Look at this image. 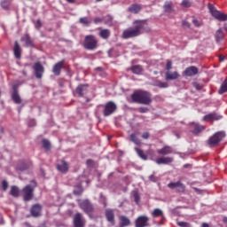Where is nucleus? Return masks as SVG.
Instances as JSON below:
<instances>
[{"label":"nucleus","instance_id":"33","mask_svg":"<svg viewBox=\"0 0 227 227\" xmlns=\"http://www.w3.org/2000/svg\"><path fill=\"white\" fill-rule=\"evenodd\" d=\"M113 20H114V19H113V16H111V15H106V16L103 17L104 24H106L109 27H112Z\"/></svg>","mask_w":227,"mask_h":227},{"label":"nucleus","instance_id":"38","mask_svg":"<svg viewBox=\"0 0 227 227\" xmlns=\"http://www.w3.org/2000/svg\"><path fill=\"white\" fill-rule=\"evenodd\" d=\"M83 191L84 190L82 189V185H76L74 190V194L75 196H81V194H82Z\"/></svg>","mask_w":227,"mask_h":227},{"label":"nucleus","instance_id":"26","mask_svg":"<svg viewBox=\"0 0 227 227\" xmlns=\"http://www.w3.org/2000/svg\"><path fill=\"white\" fill-rule=\"evenodd\" d=\"M20 41L25 42L26 47H35V43H33L31 36H29V34H26L23 37H21Z\"/></svg>","mask_w":227,"mask_h":227},{"label":"nucleus","instance_id":"8","mask_svg":"<svg viewBox=\"0 0 227 227\" xmlns=\"http://www.w3.org/2000/svg\"><path fill=\"white\" fill-rule=\"evenodd\" d=\"M102 107H104L103 116L105 117L111 116V114L116 113V110L118 109V106L113 101L107 102L106 105L102 106Z\"/></svg>","mask_w":227,"mask_h":227},{"label":"nucleus","instance_id":"42","mask_svg":"<svg viewBox=\"0 0 227 227\" xmlns=\"http://www.w3.org/2000/svg\"><path fill=\"white\" fill-rule=\"evenodd\" d=\"M192 24L195 26V27H201L203 26V21L199 20L196 18H192Z\"/></svg>","mask_w":227,"mask_h":227},{"label":"nucleus","instance_id":"35","mask_svg":"<svg viewBox=\"0 0 227 227\" xmlns=\"http://www.w3.org/2000/svg\"><path fill=\"white\" fill-rule=\"evenodd\" d=\"M131 72L137 75H141V74H143V67L141 66H133Z\"/></svg>","mask_w":227,"mask_h":227},{"label":"nucleus","instance_id":"25","mask_svg":"<svg viewBox=\"0 0 227 227\" xmlns=\"http://www.w3.org/2000/svg\"><path fill=\"white\" fill-rule=\"evenodd\" d=\"M119 226L120 227H127L130 226V219L125 215H121L119 217Z\"/></svg>","mask_w":227,"mask_h":227},{"label":"nucleus","instance_id":"12","mask_svg":"<svg viewBox=\"0 0 227 227\" xmlns=\"http://www.w3.org/2000/svg\"><path fill=\"white\" fill-rule=\"evenodd\" d=\"M74 227H84L86 226V220L82 217V214L76 213L73 219Z\"/></svg>","mask_w":227,"mask_h":227},{"label":"nucleus","instance_id":"52","mask_svg":"<svg viewBox=\"0 0 227 227\" xmlns=\"http://www.w3.org/2000/svg\"><path fill=\"white\" fill-rule=\"evenodd\" d=\"M182 26H183V27L189 28V27H191V23L189 21L183 20L182 21Z\"/></svg>","mask_w":227,"mask_h":227},{"label":"nucleus","instance_id":"11","mask_svg":"<svg viewBox=\"0 0 227 227\" xmlns=\"http://www.w3.org/2000/svg\"><path fill=\"white\" fill-rule=\"evenodd\" d=\"M56 168L59 171V173H63L67 175L70 169V164H68L65 159H61L58 161L56 165Z\"/></svg>","mask_w":227,"mask_h":227},{"label":"nucleus","instance_id":"10","mask_svg":"<svg viewBox=\"0 0 227 227\" xmlns=\"http://www.w3.org/2000/svg\"><path fill=\"white\" fill-rule=\"evenodd\" d=\"M150 226V218L147 215H139L135 220V227H148Z\"/></svg>","mask_w":227,"mask_h":227},{"label":"nucleus","instance_id":"22","mask_svg":"<svg viewBox=\"0 0 227 227\" xmlns=\"http://www.w3.org/2000/svg\"><path fill=\"white\" fill-rule=\"evenodd\" d=\"M157 153L159 155H170V153H173V147L165 145L161 149H158Z\"/></svg>","mask_w":227,"mask_h":227},{"label":"nucleus","instance_id":"46","mask_svg":"<svg viewBox=\"0 0 227 227\" xmlns=\"http://www.w3.org/2000/svg\"><path fill=\"white\" fill-rule=\"evenodd\" d=\"M193 88H196L198 91H201V90H203V85L200 84L198 82H193Z\"/></svg>","mask_w":227,"mask_h":227},{"label":"nucleus","instance_id":"16","mask_svg":"<svg viewBox=\"0 0 227 227\" xmlns=\"http://www.w3.org/2000/svg\"><path fill=\"white\" fill-rule=\"evenodd\" d=\"M223 116L217 114V113H210L203 117V121H218Z\"/></svg>","mask_w":227,"mask_h":227},{"label":"nucleus","instance_id":"48","mask_svg":"<svg viewBox=\"0 0 227 227\" xmlns=\"http://www.w3.org/2000/svg\"><path fill=\"white\" fill-rule=\"evenodd\" d=\"M172 68H173V62H171V60H168L166 65V70L169 72V70H171Z\"/></svg>","mask_w":227,"mask_h":227},{"label":"nucleus","instance_id":"14","mask_svg":"<svg viewBox=\"0 0 227 227\" xmlns=\"http://www.w3.org/2000/svg\"><path fill=\"white\" fill-rule=\"evenodd\" d=\"M34 71H35V75L36 79H42L43 77V73L45 72V68L40 62H36L34 64Z\"/></svg>","mask_w":227,"mask_h":227},{"label":"nucleus","instance_id":"5","mask_svg":"<svg viewBox=\"0 0 227 227\" xmlns=\"http://www.w3.org/2000/svg\"><path fill=\"white\" fill-rule=\"evenodd\" d=\"M78 207H80L81 210H82L88 215L95 212V207L88 199H85L83 200H78Z\"/></svg>","mask_w":227,"mask_h":227},{"label":"nucleus","instance_id":"18","mask_svg":"<svg viewBox=\"0 0 227 227\" xmlns=\"http://www.w3.org/2000/svg\"><path fill=\"white\" fill-rule=\"evenodd\" d=\"M89 84H80L76 87V93L78 97H84L88 93Z\"/></svg>","mask_w":227,"mask_h":227},{"label":"nucleus","instance_id":"37","mask_svg":"<svg viewBox=\"0 0 227 227\" xmlns=\"http://www.w3.org/2000/svg\"><path fill=\"white\" fill-rule=\"evenodd\" d=\"M215 38H216V42H221V40L224 38V33L223 32L222 29H219L216 31Z\"/></svg>","mask_w":227,"mask_h":227},{"label":"nucleus","instance_id":"60","mask_svg":"<svg viewBox=\"0 0 227 227\" xmlns=\"http://www.w3.org/2000/svg\"><path fill=\"white\" fill-rule=\"evenodd\" d=\"M223 223H224V224H227V217L226 216L223 217Z\"/></svg>","mask_w":227,"mask_h":227},{"label":"nucleus","instance_id":"62","mask_svg":"<svg viewBox=\"0 0 227 227\" xmlns=\"http://www.w3.org/2000/svg\"><path fill=\"white\" fill-rule=\"evenodd\" d=\"M0 224H3V215L0 214Z\"/></svg>","mask_w":227,"mask_h":227},{"label":"nucleus","instance_id":"13","mask_svg":"<svg viewBox=\"0 0 227 227\" xmlns=\"http://www.w3.org/2000/svg\"><path fill=\"white\" fill-rule=\"evenodd\" d=\"M168 189L177 191V192H185V184L182 181L171 182L168 184Z\"/></svg>","mask_w":227,"mask_h":227},{"label":"nucleus","instance_id":"27","mask_svg":"<svg viewBox=\"0 0 227 227\" xmlns=\"http://www.w3.org/2000/svg\"><path fill=\"white\" fill-rule=\"evenodd\" d=\"M142 9H143V7L141 6V4H133L129 7L128 10H129V13L137 14V13H139V12H141Z\"/></svg>","mask_w":227,"mask_h":227},{"label":"nucleus","instance_id":"64","mask_svg":"<svg viewBox=\"0 0 227 227\" xmlns=\"http://www.w3.org/2000/svg\"><path fill=\"white\" fill-rule=\"evenodd\" d=\"M22 74H23V75H25V76L27 75V73L26 72V70H23V71H22Z\"/></svg>","mask_w":227,"mask_h":227},{"label":"nucleus","instance_id":"31","mask_svg":"<svg viewBox=\"0 0 227 227\" xmlns=\"http://www.w3.org/2000/svg\"><path fill=\"white\" fill-rule=\"evenodd\" d=\"M129 139L131 143H134V145H137V146H141V139H139V137H137V136L136 134H131L129 136Z\"/></svg>","mask_w":227,"mask_h":227},{"label":"nucleus","instance_id":"6","mask_svg":"<svg viewBox=\"0 0 227 227\" xmlns=\"http://www.w3.org/2000/svg\"><path fill=\"white\" fill-rule=\"evenodd\" d=\"M224 137H226V133L224 131H218L209 137L207 144L209 146H217Z\"/></svg>","mask_w":227,"mask_h":227},{"label":"nucleus","instance_id":"21","mask_svg":"<svg viewBox=\"0 0 227 227\" xmlns=\"http://www.w3.org/2000/svg\"><path fill=\"white\" fill-rule=\"evenodd\" d=\"M180 77V74L178 71L171 72V71H167L165 74V79L167 81H176Z\"/></svg>","mask_w":227,"mask_h":227},{"label":"nucleus","instance_id":"44","mask_svg":"<svg viewBox=\"0 0 227 227\" xmlns=\"http://www.w3.org/2000/svg\"><path fill=\"white\" fill-rule=\"evenodd\" d=\"M181 4L184 8H191V6H192V3L189 0H183Z\"/></svg>","mask_w":227,"mask_h":227},{"label":"nucleus","instance_id":"58","mask_svg":"<svg viewBox=\"0 0 227 227\" xmlns=\"http://www.w3.org/2000/svg\"><path fill=\"white\" fill-rule=\"evenodd\" d=\"M219 61H221V62L224 61V56L223 55L219 56Z\"/></svg>","mask_w":227,"mask_h":227},{"label":"nucleus","instance_id":"43","mask_svg":"<svg viewBox=\"0 0 227 227\" xmlns=\"http://www.w3.org/2000/svg\"><path fill=\"white\" fill-rule=\"evenodd\" d=\"M79 22L80 24H84L85 26H89V24H90V21L87 17L80 18Z\"/></svg>","mask_w":227,"mask_h":227},{"label":"nucleus","instance_id":"56","mask_svg":"<svg viewBox=\"0 0 227 227\" xmlns=\"http://www.w3.org/2000/svg\"><path fill=\"white\" fill-rule=\"evenodd\" d=\"M149 180L151 182H157V178L153 175L149 176Z\"/></svg>","mask_w":227,"mask_h":227},{"label":"nucleus","instance_id":"20","mask_svg":"<svg viewBox=\"0 0 227 227\" xmlns=\"http://www.w3.org/2000/svg\"><path fill=\"white\" fill-rule=\"evenodd\" d=\"M30 214L33 217H40V215H42V206H40L39 204H35L34 206H32Z\"/></svg>","mask_w":227,"mask_h":227},{"label":"nucleus","instance_id":"19","mask_svg":"<svg viewBox=\"0 0 227 227\" xmlns=\"http://www.w3.org/2000/svg\"><path fill=\"white\" fill-rule=\"evenodd\" d=\"M12 98L14 102V104H22V98H20V95H19V90H17V85H14L12 87Z\"/></svg>","mask_w":227,"mask_h":227},{"label":"nucleus","instance_id":"2","mask_svg":"<svg viewBox=\"0 0 227 227\" xmlns=\"http://www.w3.org/2000/svg\"><path fill=\"white\" fill-rule=\"evenodd\" d=\"M131 102L133 104H143L144 106H150L152 104V93L143 90H137L130 95Z\"/></svg>","mask_w":227,"mask_h":227},{"label":"nucleus","instance_id":"30","mask_svg":"<svg viewBox=\"0 0 227 227\" xmlns=\"http://www.w3.org/2000/svg\"><path fill=\"white\" fill-rule=\"evenodd\" d=\"M99 36L103 40H107L109 38V36H111V30H109L107 28L101 29L99 32Z\"/></svg>","mask_w":227,"mask_h":227},{"label":"nucleus","instance_id":"47","mask_svg":"<svg viewBox=\"0 0 227 227\" xmlns=\"http://www.w3.org/2000/svg\"><path fill=\"white\" fill-rule=\"evenodd\" d=\"M177 225H179L180 227H192L191 226V223L187 222H178Z\"/></svg>","mask_w":227,"mask_h":227},{"label":"nucleus","instance_id":"61","mask_svg":"<svg viewBox=\"0 0 227 227\" xmlns=\"http://www.w3.org/2000/svg\"><path fill=\"white\" fill-rule=\"evenodd\" d=\"M103 68L102 67H96L97 72H102Z\"/></svg>","mask_w":227,"mask_h":227},{"label":"nucleus","instance_id":"32","mask_svg":"<svg viewBox=\"0 0 227 227\" xmlns=\"http://www.w3.org/2000/svg\"><path fill=\"white\" fill-rule=\"evenodd\" d=\"M135 151L137 152V154L138 155V157L142 159V160H148V156L145 154V151L137 147H135Z\"/></svg>","mask_w":227,"mask_h":227},{"label":"nucleus","instance_id":"1","mask_svg":"<svg viewBox=\"0 0 227 227\" xmlns=\"http://www.w3.org/2000/svg\"><path fill=\"white\" fill-rule=\"evenodd\" d=\"M152 29L148 27L146 20H137L133 21V26L123 30L121 38L129 40L130 38H137L141 36L144 33H150Z\"/></svg>","mask_w":227,"mask_h":227},{"label":"nucleus","instance_id":"49","mask_svg":"<svg viewBox=\"0 0 227 227\" xmlns=\"http://www.w3.org/2000/svg\"><path fill=\"white\" fill-rule=\"evenodd\" d=\"M93 22H94V24H102V22H104V17L103 18H95Z\"/></svg>","mask_w":227,"mask_h":227},{"label":"nucleus","instance_id":"23","mask_svg":"<svg viewBox=\"0 0 227 227\" xmlns=\"http://www.w3.org/2000/svg\"><path fill=\"white\" fill-rule=\"evenodd\" d=\"M33 167V163L30 161H21L17 165V169L19 171H26V169H29Z\"/></svg>","mask_w":227,"mask_h":227},{"label":"nucleus","instance_id":"63","mask_svg":"<svg viewBox=\"0 0 227 227\" xmlns=\"http://www.w3.org/2000/svg\"><path fill=\"white\" fill-rule=\"evenodd\" d=\"M67 2L73 4V3H75V0H67Z\"/></svg>","mask_w":227,"mask_h":227},{"label":"nucleus","instance_id":"59","mask_svg":"<svg viewBox=\"0 0 227 227\" xmlns=\"http://www.w3.org/2000/svg\"><path fill=\"white\" fill-rule=\"evenodd\" d=\"M201 226L202 227H210V225H208V223H203Z\"/></svg>","mask_w":227,"mask_h":227},{"label":"nucleus","instance_id":"24","mask_svg":"<svg viewBox=\"0 0 227 227\" xmlns=\"http://www.w3.org/2000/svg\"><path fill=\"white\" fill-rule=\"evenodd\" d=\"M203 130H205V126L193 123V129H192L191 132L192 134H194V136H198V134H201Z\"/></svg>","mask_w":227,"mask_h":227},{"label":"nucleus","instance_id":"39","mask_svg":"<svg viewBox=\"0 0 227 227\" xmlns=\"http://www.w3.org/2000/svg\"><path fill=\"white\" fill-rule=\"evenodd\" d=\"M0 5L3 10H10V0H2Z\"/></svg>","mask_w":227,"mask_h":227},{"label":"nucleus","instance_id":"17","mask_svg":"<svg viewBox=\"0 0 227 227\" xmlns=\"http://www.w3.org/2000/svg\"><path fill=\"white\" fill-rule=\"evenodd\" d=\"M64 66H65V59L56 63L52 68V72L54 75L56 76L61 75V69L63 68Z\"/></svg>","mask_w":227,"mask_h":227},{"label":"nucleus","instance_id":"7","mask_svg":"<svg viewBox=\"0 0 227 227\" xmlns=\"http://www.w3.org/2000/svg\"><path fill=\"white\" fill-rule=\"evenodd\" d=\"M208 8H209V12H210L212 17H214V19H215L216 20H219L220 22H226V20H227L226 13L221 12L216 8H215L214 5H212L210 4H208Z\"/></svg>","mask_w":227,"mask_h":227},{"label":"nucleus","instance_id":"28","mask_svg":"<svg viewBox=\"0 0 227 227\" xmlns=\"http://www.w3.org/2000/svg\"><path fill=\"white\" fill-rule=\"evenodd\" d=\"M173 157H160L156 160V164H171Z\"/></svg>","mask_w":227,"mask_h":227},{"label":"nucleus","instance_id":"9","mask_svg":"<svg viewBox=\"0 0 227 227\" xmlns=\"http://www.w3.org/2000/svg\"><path fill=\"white\" fill-rule=\"evenodd\" d=\"M105 217H106L109 226L116 225V217L114 215V209H111V208L106 209Z\"/></svg>","mask_w":227,"mask_h":227},{"label":"nucleus","instance_id":"53","mask_svg":"<svg viewBox=\"0 0 227 227\" xmlns=\"http://www.w3.org/2000/svg\"><path fill=\"white\" fill-rule=\"evenodd\" d=\"M133 198H134L136 203H139V200H140L139 193L135 192L133 194Z\"/></svg>","mask_w":227,"mask_h":227},{"label":"nucleus","instance_id":"40","mask_svg":"<svg viewBox=\"0 0 227 227\" xmlns=\"http://www.w3.org/2000/svg\"><path fill=\"white\" fill-rule=\"evenodd\" d=\"M160 215H164V213H163L162 210H160V208H155V209L152 212V216H153V217H160Z\"/></svg>","mask_w":227,"mask_h":227},{"label":"nucleus","instance_id":"45","mask_svg":"<svg viewBox=\"0 0 227 227\" xmlns=\"http://www.w3.org/2000/svg\"><path fill=\"white\" fill-rule=\"evenodd\" d=\"M156 86H157L158 88H168V87H169V84H168V82H158L156 83Z\"/></svg>","mask_w":227,"mask_h":227},{"label":"nucleus","instance_id":"36","mask_svg":"<svg viewBox=\"0 0 227 227\" xmlns=\"http://www.w3.org/2000/svg\"><path fill=\"white\" fill-rule=\"evenodd\" d=\"M10 194L14 198H19V194H20V192L19 191V188H17V186H12Z\"/></svg>","mask_w":227,"mask_h":227},{"label":"nucleus","instance_id":"34","mask_svg":"<svg viewBox=\"0 0 227 227\" xmlns=\"http://www.w3.org/2000/svg\"><path fill=\"white\" fill-rule=\"evenodd\" d=\"M163 10L166 13H171V12H173V3L166 2L163 5Z\"/></svg>","mask_w":227,"mask_h":227},{"label":"nucleus","instance_id":"15","mask_svg":"<svg viewBox=\"0 0 227 227\" xmlns=\"http://www.w3.org/2000/svg\"><path fill=\"white\" fill-rule=\"evenodd\" d=\"M200 70L195 66H191L185 68L183 74L186 77H194V75H198Z\"/></svg>","mask_w":227,"mask_h":227},{"label":"nucleus","instance_id":"54","mask_svg":"<svg viewBox=\"0 0 227 227\" xmlns=\"http://www.w3.org/2000/svg\"><path fill=\"white\" fill-rule=\"evenodd\" d=\"M86 164H87V166L93 167V166H95V160L89 159V160H87Z\"/></svg>","mask_w":227,"mask_h":227},{"label":"nucleus","instance_id":"3","mask_svg":"<svg viewBox=\"0 0 227 227\" xmlns=\"http://www.w3.org/2000/svg\"><path fill=\"white\" fill-rule=\"evenodd\" d=\"M36 181L32 180L30 184H27L21 191L24 201H31L35 198V189L37 187Z\"/></svg>","mask_w":227,"mask_h":227},{"label":"nucleus","instance_id":"51","mask_svg":"<svg viewBox=\"0 0 227 227\" xmlns=\"http://www.w3.org/2000/svg\"><path fill=\"white\" fill-rule=\"evenodd\" d=\"M2 189L6 191L8 189V182L6 180L2 181Z\"/></svg>","mask_w":227,"mask_h":227},{"label":"nucleus","instance_id":"57","mask_svg":"<svg viewBox=\"0 0 227 227\" xmlns=\"http://www.w3.org/2000/svg\"><path fill=\"white\" fill-rule=\"evenodd\" d=\"M36 24H37L36 27H39V28L42 27V21L40 20H37Z\"/></svg>","mask_w":227,"mask_h":227},{"label":"nucleus","instance_id":"41","mask_svg":"<svg viewBox=\"0 0 227 227\" xmlns=\"http://www.w3.org/2000/svg\"><path fill=\"white\" fill-rule=\"evenodd\" d=\"M42 145H43V148H44V150H46V151L51 150V142L48 139H43Z\"/></svg>","mask_w":227,"mask_h":227},{"label":"nucleus","instance_id":"29","mask_svg":"<svg viewBox=\"0 0 227 227\" xmlns=\"http://www.w3.org/2000/svg\"><path fill=\"white\" fill-rule=\"evenodd\" d=\"M20 45H19V42L15 41L14 43V49H13V52H14V56L17 59H20L21 58V52H20Z\"/></svg>","mask_w":227,"mask_h":227},{"label":"nucleus","instance_id":"4","mask_svg":"<svg viewBox=\"0 0 227 227\" xmlns=\"http://www.w3.org/2000/svg\"><path fill=\"white\" fill-rule=\"evenodd\" d=\"M83 47L86 51H95L98 47V40L95 35H86L83 41Z\"/></svg>","mask_w":227,"mask_h":227},{"label":"nucleus","instance_id":"50","mask_svg":"<svg viewBox=\"0 0 227 227\" xmlns=\"http://www.w3.org/2000/svg\"><path fill=\"white\" fill-rule=\"evenodd\" d=\"M138 111L141 114H145V113H148V111H150V109L148 107L141 106V107L138 108Z\"/></svg>","mask_w":227,"mask_h":227},{"label":"nucleus","instance_id":"55","mask_svg":"<svg viewBox=\"0 0 227 227\" xmlns=\"http://www.w3.org/2000/svg\"><path fill=\"white\" fill-rule=\"evenodd\" d=\"M142 137H143V139H148V138L150 137V133H148V132H144V133L142 134Z\"/></svg>","mask_w":227,"mask_h":227}]
</instances>
